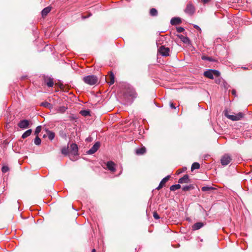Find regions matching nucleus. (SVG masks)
Masks as SVG:
<instances>
[{
  "label": "nucleus",
  "instance_id": "obj_1",
  "mask_svg": "<svg viewBox=\"0 0 252 252\" xmlns=\"http://www.w3.org/2000/svg\"><path fill=\"white\" fill-rule=\"evenodd\" d=\"M83 80L86 84H88L90 85H93L95 84L97 82L98 79L96 76L89 75L84 77L83 79Z\"/></svg>",
  "mask_w": 252,
  "mask_h": 252
},
{
  "label": "nucleus",
  "instance_id": "obj_2",
  "mask_svg": "<svg viewBox=\"0 0 252 252\" xmlns=\"http://www.w3.org/2000/svg\"><path fill=\"white\" fill-rule=\"evenodd\" d=\"M125 96L126 97H130L131 99L133 100L136 98L137 96V94L135 90L132 87H128Z\"/></svg>",
  "mask_w": 252,
  "mask_h": 252
},
{
  "label": "nucleus",
  "instance_id": "obj_3",
  "mask_svg": "<svg viewBox=\"0 0 252 252\" xmlns=\"http://www.w3.org/2000/svg\"><path fill=\"white\" fill-rule=\"evenodd\" d=\"M220 73L216 70H209L204 72V75L210 79H213V76H219Z\"/></svg>",
  "mask_w": 252,
  "mask_h": 252
},
{
  "label": "nucleus",
  "instance_id": "obj_4",
  "mask_svg": "<svg viewBox=\"0 0 252 252\" xmlns=\"http://www.w3.org/2000/svg\"><path fill=\"white\" fill-rule=\"evenodd\" d=\"M158 53L162 56H169V48L165 47L164 46H161L158 49Z\"/></svg>",
  "mask_w": 252,
  "mask_h": 252
},
{
  "label": "nucleus",
  "instance_id": "obj_5",
  "mask_svg": "<svg viewBox=\"0 0 252 252\" xmlns=\"http://www.w3.org/2000/svg\"><path fill=\"white\" fill-rule=\"evenodd\" d=\"M225 116L227 117V118L231 120L238 121L243 117V114L242 113H239L236 115L225 114Z\"/></svg>",
  "mask_w": 252,
  "mask_h": 252
},
{
  "label": "nucleus",
  "instance_id": "obj_6",
  "mask_svg": "<svg viewBox=\"0 0 252 252\" xmlns=\"http://www.w3.org/2000/svg\"><path fill=\"white\" fill-rule=\"evenodd\" d=\"M231 161L230 156L228 154H225L221 158V163L223 165L228 164Z\"/></svg>",
  "mask_w": 252,
  "mask_h": 252
},
{
  "label": "nucleus",
  "instance_id": "obj_7",
  "mask_svg": "<svg viewBox=\"0 0 252 252\" xmlns=\"http://www.w3.org/2000/svg\"><path fill=\"white\" fill-rule=\"evenodd\" d=\"M100 144L99 142H96L94 146L87 152V153L92 155L95 153L99 148Z\"/></svg>",
  "mask_w": 252,
  "mask_h": 252
},
{
  "label": "nucleus",
  "instance_id": "obj_8",
  "mask_svg": "<svg viewBox=\"0 0 252 252\" xmlns=\"http://www.w3.org/2000/svg\"><path fill=\"white\" fill-rule=\"evenodd\" d=\"M69 153L74 156L78 154V146L76 144L72 143L70 146Z\"/></svg>",
  "mask_w": 252,
  "mask_h": 252
},
{
  "label": "nucleus",
  "instance_id": "obj_9",
  "mask_svg": "<svg viewBox=\"0 0 252 252\" xmlns=\"http://www.w3.org/2000/svg\"><path fill=\"white\" fill-rule=\"evenodd\" d=\"M185 12L189 15H192L194 12V7L191 4H188L185 9Z\"/></svg>",
  "mask_w": 252,
  "mask_h": 252
},
{
  "label": "nucleus",
  "instance_id": "obj_10",
  "mask_svg": "<svg viewBox=\"0 0 252 252\" xmlns=\"http://www.w3.org/2000/svg\"><path fill=\"white\" fill-rule=\"evenodd\" d=\"M18 126L21 128H26L29 126V122L27 120L20 121L18 123Z\"/></svg>",
  "mask_w": 252,
  "mask_h": 252
},
{
  "label": "nucleus",
  "instance_id": "obj_11",
  "mask_svg": "<svg viewBox=\"0 0 252 252\" xmlns=\"http://www.w3.org/2000/svg\"><path fill=\"white\" fill-rule=\"evenodd\" d=\"M107 167L111 172H115L116 170L115 163L112 161H108L106 163Z\"/></svg>",
  "mask_w": 252,
  "mask_h": 252
},
{
  "label": "nucleus",
  "instance_id": "obj_12",
  "mask_svg": "<svg viewBox=\"0 0 252 252\" xmlns=\"http://www.w3.org/2000/svg\"><path fill=\"white\" fill-rule=\"evenodd\" d=\"M169 178H170V176H167L165 177V178H164L163 179H162V180L160 182L159 185L157 188V189L159 190L160 189H161L163 187L164 184L169 180Z\"/></svg>",
  "mask_w": 252,
  "mask_h": 252
},
{
  "label": "nucleus",
  "instance_id": "obj_13",
  "mask_svg": "<svg viewBox=\"0 0 252 252\" xmlns=\"http://www.w3.org/2000/svg\"><path fill=\"white\" fill-rule=\"evenodd\" d=\"M180 184L188 183L189 182V177L188 175H184L182 178H180L178 181Z\"/></svg>",
  "mask_w": 252,
  "mask_h": 252
},
{
  "label": "nucleus",
  "instance_id": "obj_14",
  "mask_svg": "<svg viewBox=\"0 0 252 252\" xmlns=\"http://www.w3.org/2000/svg\"><path fill=\"white\" fill-rule=\"evenodd\" d=\"M204 225V224L203 222H198L195 223H194L192 226V229L193 230H196L198 229H199L201 227H202Z\"/></svg>",
  "mask_w": 252,
  "mask_h": 252
},
{
  "label": "nucleus",
  "instance_id": "obj_15",
  "mask_svg": "<svg viewBox=\"0 0 252 252\" xmlns=\"http://www.w3.org/2000/svg\"><path fill=\"white\" fill-rule=\"evenodd\" d=\"M181 23V20L180 18L177 17L172 18L170 21V23L172 25L180 24Z\"/></svg>",
  "mask_w": 252,
  "mask_h": 252
},
{
  "label": "nucleus",
  "instance_id": "obj_16",
  "mask_svg": "<svg viewBox=\"0 0 252 252\" xmlns=\"http://www.w3.org/2000/svg\"><path fill=\"white\" fill-rule=\"evenodd\" d=\"M178 36L182 40V41L184 43H186V44L189 43V39L188 37L185 36L182 34L178 35Z\"/></svg>",
  "mask_w": 252,
  "mask_h": 252
},
{
  "label": "nucleus",
  "instance_id": "obj_17",
  "mask_svg": "<svg viewBox=\"0 0 252 252\" xmlns=\"http://www.w3.org/2000/svg\"><path fill=\"white\" fill-rule=\"evenodd\" d=\"M146 150L145 147H142L141 148L137 149L135 150V153L137 155H143L146 153Z\"/></svg>",
  "mask_w": 252,
  "mask_h": 252
},
{
  "label": "nucleus",
  "instance_id": "obj_18",
  "mask_svg": "<svg viewBox=\"0 0 252 252\" xmlns=\"http://www.w3.org/2000/svg\"><path fill=\"white\" fill-rule=\"evenodd\" d=\"M51 10V8L50 7H47L44 8L42 11V16L43 17L46 16L50 12Z\"/></svg>",
  "mask_w": 252,
  "mask_h": 252
},
{
  "label": "nucleus",
  "instance_id": "obj_19",
  "mask_svg": "<svg viewBox=\"0 0 252 252\" xmlns=\"http://www.w3.org/2000/svg\"><path fill=\"white\" fill-rule=\"evenodd\" d=\"M47 134L48 138L50 140H52L55 136V134L54 132L50 130H47Z\"/></svg>",
  "mask_w": 252,
  "mask_h": 252
},
{
  "label": "nucleus",
  "instance_id": "obj_20",
  "mask_svg": "<svg viewBox=\"0 0 252 252\" xmlns=\"http://www.w3.org/2000/svg\"><path fill=\"white\" fill-rule=\"evenodd\" d=\"M32 132V130L31 129H28L26 131H25L23 135H22V138L23 139H25L30 136Z\"/></svg>",
  "mask_w": 252,
  "mask_h": 252
},
{
  "label": "nucleus",
  "instance_id": "obj_21",
  "mask_svg": "<svg viewBox=\"0 0 252 252\" xmlns=\"http://www.w3.org/2000/svg\"><path fill=\"white\" fill-rule=\"evenodd\" d=\"M215 189V188L212 187L205 186L201 188V190L203 191H210L211 190Z\"/></svg>",
  "mask_w": 252,
  "mask_h": 252
},
{
  "label": "nucleus",
  "instance_id": "obj_22",
  "mask_svg": "<svg viewBox=\"0 0 252 252\" xmlns=\"http://www.w3.org/2000/svg\"><path fill=\"white\" fill-rule=\"evenodd\" d=\"M41 105L46 108L51 109L53 107L52 105L48 102H43L41 103Z\"/></svg>",
  "mask_w": 252,
  "mask_h": 252
},
{
  "label": "nucleus",
  "instance_id": "obj_23",
  "mask_svg": "<svg viewBox=\"0 0 252 252\" xmlns=\"http://www.w3.org/2000/svg\"><path fill=\"white\" fill-rule=\"evenodd\" d=\"M181 188V185L180 184L174 185L170 187V190L172 191H175Z\"/></svg>",
  "mask_w": 252,
  "mask_h": 252
},
{
  "label": "nucleus",
  "instance_id": "obj_24",
  "mask_svg": "<svg viewBox=\"0 0 252 252\" xmlns=\"http://www.w3.org/2000/svg\"><path fill=\"white\" fill-rule=\"evenodd\" d=\"M46 84L49 87H52L54 85L53 80L51 78H49L46 81Z\"/></svg>",
  "mask_w": 252,
  "mask_h": 252
},
{
  "label": "nucleus",
  "instance_id": "obj_25",
  "mask_svg": "<svg viewBox=\"0 0 252 252\" xmlns=\"http://www.w3.org/2000/svg\"><path fill=\"white\" fill-rule=\"evenodd\" d=\"M109 78H110V81L108 83H109L110 85L113 84L115 82V77H114V74L112 73H111L110 74Z\"/></svg>",
  "mask_w": 252,
  "mask_h": 252
},
{
  "label": "nucleus",
  "instance_id": "obj_26",
  "mask_svg": "<svg viewBox=\"0 0 252 252\" xmlns=\"http://www.w3.org/2000/svg\"><path fill=\"white\" fill-rule=\"evenodd\" d=\"M199 167L200 165L198 162H194L191 165V169L192 171L196 169H199Z\"/></svg>",
  "mask_w": 252,
  "mask_h": 252
},
{
  "label": "nucleus",
  "instance_id": "obj_27",
  "mask_svg": "<svg viewBox=\"0 0 252 252\" xmlns=\"http://www.w3.org/2000/svg\"><path fill=\"white\" fill-rule=\"evenodd\" d=\"M150 14L152 16H157L158 14V11L155 8H153L151 9Z\"/></svg>",
  "mask_w": 252,
  "mask_h": 252
},
{
  "label": "nucleus",
  "instance_id": "obj_28",
  "mask_svg": "<svg viewBox=\"0 0 252 252\" xmlns=\"http://www.w3.org/2000/svg\"><path fill=\"white\" fill-rule=\"evenodd\" d=\"M41 140L40 138L38 136V135H36V137L35 138L34 140V143L36 145H39L41 144Z\"/></svg>",
  "mask_w": 252,
  "mask_h": 252
},
{
  "label": "nucleus",
  "instance_id": "obj_29",
  "mask_svg": "<svg viewBox=\"0 0 252 252\" xmlns=\"http://www.w3.org/2000/svg\"><path fill=\"white\" fill-rule=\"evenodd\" d=\"M41 126H38L36 127V129H35V132H34V134L36 135H38V134H39V133L41 131Z\"/></svg>",
  "mask_w": 252,
  "mask_h": 252
},
{
  "label": "nucleus",
  "instance_id": "obj_30",
  "mask_svg": "<svg viewBox=\"0 0 252 252\" xmlns=\"http://www.w3.org/2000/svg\"><path fill=\"white\" fill-rule=\"evenodd\" d=\"M62 153L64 155H66L68 153V149L67 148H63L62 150Z\"/></svg>",
  "mask_w": 252,
  "mask_h": 252
},
{
  "label": "nucleus",
  "instance_id": "obj_31",
  "mask_svg": "<svg viewBox=\"0 0 252 252\" xmlns=\"http://www.w3.org/2000/svg\"><path fill=\"white\" fill-rule=\"evenodd\" d=\"M66 108L65 106H62L59 108L58 112L60 113H63L65 111Z\"/></svg>",
  "mask_w": 252,
  "mask_h": 252
},
{
  "label": "nucleus",
  "instance_id": "obj_32",
  "mask_svg": "<svg viewBox=\"0 0 252 252\" xmlns=\"http://www.w3.org/2000/svg\"><path fill=\"white\" fill-rule=\"evenodd\" d=\"M80 113L82 114V115H83L84 116H88V115H89V114H90L89 111H86V110L81 111Z\"/></svg>",
  "mask_w": 252,
  "mask_h": 252
},
{
  "label": "nucleus",
  "instance_id": "obj_33",
  "mask_svg": "<svg viewBox=\"0 0 252 252\" xmlns=\"http://www.w3.org/2000/svg\"><path fill=\"white\" fill-rule=\"evenodd\" d=\"M9 170V168L6 166H4L2 167L1 170L3 173H6Z\"/></svg>",
  "mask_w": 252,
  "mask_h": 252
},
{
  "label": "nucleus",
  "instance_id": "obj_34",
  "mask_svg": "<svg viewBox=\"0 0 252 252\" xmlns=\"http://www.w3.org/2000/svg\"><path fill=\"white\" fill-rule=\"evenodd\" d=\"M202 59L203 60H208L209 61H212L213 60L212 59V58L211 57H206V56H203L202 57Z\"/></svg>",
  "mask_w": 252,
  "mask_h": 252
},
{
  "label": "nucleus",
  "instance_id": "obj_35",
  "mask_svg": "<svg viewBox=\"0 0 252 252\" xmlns=\"http://www.w3.org/2000/svg\"><path fill=\"white\" fill-rule=\"evenodd\" d=\"M184 30H185L183 27H177V31L178 32H184Z\"/></svg>",
  "mask_w": 252,
  "mask_h": 252
},
{
  "label": "nucleus",
  "instance_id": "obj_36",
  "mask_svg": "<svg viewBox=\"0 0 252 252\" xmlns=\"http://www.w3.org/2000/svg\"><path fill=\"white\" fill-rule=\"evenodd\" d=\"M190 188H191L190 186H186L183 187V190L184 191H188V190H189L190 189Z\"/></svg>",
  "mask_w": 252,
  "mask_h": 252
},
{
  "label": "nucleus",
  "instance_id": "obj_37",
  "mask_svg": "<svg viewBox=\"0 0 252 252\" xmlns=\"http://www.w3.org/2000/svg\"><path fill=\"white\" fill-rule=\"evenodd\" d=\"M153 217L154 218L156 219V220H158V219H159V215L158 214V213L156 212H154V214H153Z\"/></svg>",
  "mask_w": 252,
  "mask_h": 252
},
{
  "label": "nucleus",
  "instance_id": "obj_38",
  "mask_svg": "<svg viewBox=\"0 0 252 252\" xmlns=\"http://www.w3.org/2000/svg\"><path fill=\"white\" fill-rule=\"evenodd\" d=\"M170 107L172 109H175L176 108V107L175 106L174 104H173V102H170Z\"/></svg>",
  "mask_w": 252,
  "mask_h": 252
},
{
  "label": "nucleus",
  "instance_id": "obj_39",
  "mask_svg": "<svg viewBox=\"0 0 252 252\" xmlns=\"http://www.w3.org/2000/svg\"><path fill=\"white\" fill-rule=\"evenodd\" d=\"M194 27L196 29H197V30H201V29H200V28L198 26H197V25H194Z\"/></svg>",
  "mask_w": 252,
  "mask_h": 252
},
{
  "label": "nucleus",
  "instance_id": "obj_40",
  "mask_svg": "<svg viewBox=\"0 0 252 252\" xmlns=\"http://www.w3.org/2000/svg\"><path fill=\"white\" fill-rule=\"evenodd\" d=\"M209 0H201V1H202L203 3H207V2H208Z\"/></svg>",
  "mask_w": 252,
  "mask_h": 252
},
{
  "label": "nucleus",
  "instance_id": "obj_41",
  "mask_svg": "<svg viewBox=\"0 0 252 252\" xmlns=\"http://www.w3.org/2000/svg\"><path fill=\"white\" fill-rule=\"evenodd\" d=\"M236 91H235V90H232V94H233L235 95V94H236Z\"/></svg>",
  "mask_w": 252,
  "mask_h": 252
},
{
  "label": "nucleus",
  "instance_id": "obj_42",
  "mask_svg": "<svg viewBox=\"0 0 252 252\" xmlns=\"http://www.w3.org/2000/svg\"><path fill=\"white\" fill-rule=\"evenodd\" d=\"M92 252H95V249H93V250H92Z\"/></svg>",
  "mask_w": 252,
  "mask_h": 252
}]
</instances>
